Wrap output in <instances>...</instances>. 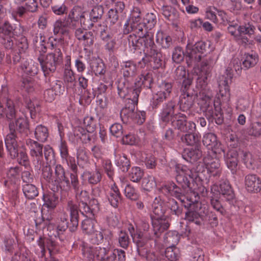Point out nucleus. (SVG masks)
<instances>
[{
  "mask_svg": "<svg viewBox=\"0 0 261 261\" xmlns=\"http://www.w3.org/2000/svg\"><path fill=\"white\" fill-rule=\"evenodd\" d=\"M219 192L223 197L225 200L229 201L233 198L234 195L230 185L229 182L224 180L221 182L219 186Z\"/></svg>",
  "mask_w": 261,
  "mask_h": 261,
  "instance_id": "27",
  "label": "nucleus"
},
{
  "mask_svg": "<svg viewBox=\"0 0 261 261\" xmlns=\"http://www.w3.org/2000/svg\"><path fill=\"white\" fill-rule=\"evenodd\" d=\"M124 193L125 196L132 200H136L138 195L136 189L130 184H127L124 188Z\"/></svg>",
  "mask_w": 261,
  "mask_h": 261,
  "instance_id": "58",
  "label": "nucleus"
},
{
  "mask_svg": "<svg viewBox=\"0 0 261 261\" xmlns=\"http://www.w3.org/2000/svg\"><path fill=\"white\" fill-rule=\"evenodd\" d=\"M202 143L210 150L223 149L221 143L218 142L216 136L213 133H205L203 136Z\"/></svg>",
  "mask_w": 261,
  "mask_h": 261,
  "instance_id": "17",
  "label": "nucleus"
},
{
  "mask_svg": "<svg viewBox=\"0 0 261 261\" xmlns=\"http://www.w3.org/2000/svg\"><path fill=\"white\" fill-rule=\"evenodd\" d=\"M202 151L198 147L191 148L185 150V159L190 162H194L202 156Z\"/></svg>",
  "mask_w": 261,
  "mask_h": 261,
  "instance_id": "31",
  "label": "nucleus"
},
{
  "mask_svg": "<svg viewBox=\"0 0 261 261\" xmlns=\"http://www.w3.org/2000/svg\"><path fill=\"white\" fill-rule=\"evenodd\" d=\"M219 92L216 95L215 99H219L222 101H228L230 99V90L228 86V79L222 77L219 82Z\"/></svg>",
  "mask_w": 261,
  "mask_h": 261,
  "instance_id": "15",
  "label": "nucleus"
},
{
  "mask_svg": "<svg viewBox=\"0 0 261 261\" xmlns=\"http://www.w3.org/2000/svg\"><path fill=\"white\" fill-rule=\"evenodd\" d=\"M241 158L246 167L250 169L254 170L261 167V156L252 154L249 152L242 151Z\"/></svg>",
  "mask_w": 261,
  "mask_h": 261,
  "instance_id": "14",
  "label": "nucleus"
},
{
  "mask_svg": "<svg viewBox=\"0 0 261 261\" xmlns=\"http://www.w3.org/2000/svg\"><path fill=\"white\" fill-rule=\"evenodd\" d=\"M151 211L154 215L152 216L153 219L152 222L153 230L154 235L159 237L162 232L168 228L169 224L167 220L163 218L164 211L156 198L152 204Z\"/></svg>",
  "mask_w": 261,
  "mask_h": 261,
  "instance_id": "8",
  "label": "nucleus"
},
{
  "mask_svg": "<svg viewBox=\"0 0 261 261\" xmlns=\"http://www.w3.org/2000/svg\"><path fill=\"white\" fill-rule=\"evenodd\" d=\"M124 143L130 145H137L140 142V139L134 134H128L122 138Z\"/></svg>",
  "mask_w": 261,
  "mask_h": 261,
  "instance_id": "61",
  "label": "nucleus"
},
{
  "mask_svg": "<svg viewBox=\"0 0 261 261\" xmlns=\"http://www.w3.org/2000/svg\"><path fill=\"white\" fill-rule=\"evenodd\" d=\"M227 168L232 174L236 173L238 164V153L235 150H230L224 156Z\"/></svg>",
  "mask_w": 261,
  "mask_h": 261,
  "instance_id": "19",
  "label": "nucleus"
},
{
  "mask_svg": "<svg viewBox=\"0 0 261 261\" xmlns=\"http://www.w3.org/2000/svg\"><path fill=\"white\" fill-rule=\"evenodd\" d=\"M22 192L25 198L28 199H33L39 193L37 188L32 184H23Z\"/></svg>",
  "mask_w": 261,
  "mask_h": 261,
  "instance_id": "37",
  "label": "nucleus"
},
{
  "mask_svg": "<svg viewBox=\"0 0 261 261\" xmlns=\"http://www.w3.org/2000/svg\"><path fill=\"white\" fill-rule=\"evenodd\" d=\"M193 98L192 96L184 93L180 97L179 102L180 109L184 112L190 110L193 105Z\"/></svg>",
  "mask_w": 261,
  "mask_h": 261,
  "instance_id": "38",
  "label": "nucleus"
},
{
  "mask_svg": "<svg viewBox=\"0 0 261 261\" xmlns=\"http://www.w3.org/2000/svg\"><path fill=\"white\" fill-rule=\"evenodd\" d=\"M160 190L165 195L178 197L181 192L180 189L174 182H169L162 186Z\"/></svg>",
  "mask_w": 261,
  "mask_h": 261,
  "instance_id": "32",
  "label": "nucleus"
},
{
  "mask_svg": "<svg viewBox=\"0 0 261 261\" xmlns=\"http://www.w3.org/2000/svg\"><path fill=\"white\" fill-rule=\"evenodd\" d=\"M172 90L170 83L163 82L158 87L156 92L153 94L151 105L153 108H157L169 96Z\"/></svg>",
  "mask_w": 261,
  "mask_h": 261,
  "instance_id": "12",
  "label": "nucleus"
},
{
  "mask_svg": "<svg viewBox=\"0 0 261 261\" xmlns=\"http://www.w3.org/2000/svg\"><path fill=\"white\" fill-rule=\"evenodd\" d=\"M3 30L7 33H19L23 32V29L19 23L12 24L9 22H6L3 26Z\"/></svg>",
  "mask_w": 261,
  "mask_h": 261,
  "instance_id": "55",
  "label": "nucleus"
},
{
  "mask_svg": "<svg viewBox=\"0 0 261 261\" xmlns=\"http://www.w3.org/2000/svg\"><path fill=\"white\" fill-rule=\"evenodd\" d=\"M60 219L57 222V229L60 231H65L68 227V215L64 212L59 214Z\"/></svg>",
  "mask_w": 261,
  "mask_h": 261,
  "instance_id": "52",
  "label": "nucleus"
},
{
  "mask_svg": "<svg viewBox=\"0 0 261 261\" xmlns=\"http://www.w3.org/2000/svg\"><path fill=\"white\" fill-rule=\"evenodd\" d=\"M214 62L210 59L202 62L197 80L196 87L199 90L200 105L204 110L205 116L210 120H214L218 124L223 121V113L221 109V101L217 99L212 103V91L207 87V77L210 73Z\"/></svg>",
  "mask_w": 261,
  "mask_h": 261,
  "instance_id": "1",
  "label": "nucleus"
},
{
  "mask_svg": "<svg viewBox=\"0 0 261 261\" xmlns=\"http://www.w3.org/2000/svg\"><path fill=\"white\" fill-rule=\"evenodd\" d=\"M77 163L80 167L84 168L89 161V157L85 148L79 147L76 150Z\"/></svg>",
  "mask_w": 261,
  "mask_h": 261,
  "instance_id": "36",
  "label": "nucleus"
},
{
  "mask_svg": "<svg viewBox=\"0 0 261 261\" xmlns=\"http://www.w3.org/2000/svg\"><path fill=\"white\" fill-rule=\"evenodd\" d=\"M156 182L154 177L148 175L143 179L142 187L144 190L150 191L156 186Z\"/></svg>",
  "mask_w": 261,
  "mask_h": 261,
  "instance_id": "50",
  "label": "nucleus"
},
{
  "mask_svg": "<svg viewBox=\"0 0 261 261\" xmlns=\"http://www.w3.org/2000/svg\"><path fill=\"white\" fill-rule=\"evenodd\" d=\"M162 14L169 21H176L179 18V13L177 10L172 6H163Z\"/></svg>",
  "mask_w": 261,
  "mask_h": 261,
  "instance_id": "39",
  "label": "nucleus"
},
{
  "mask_svg": "<svg viewBox=\"0 0 261 261\" xmlns=\"http://www.w3.org/2000/svg\"><path fill=\"white\" fill-rule=\"evenodd\" d=\"M108 200L114 207H118L121 201L120 193L115 183L111 186L108 196Z\"/></svg>",
  "mask_w": 261,
  "mask_h": 261,
  "instance_id": "25",
  "label": "nucleus"
},
{
  "mask_svg": "<svg viewBox=\"0 0 261 261\" xmlns=\"http://www.w3.org/2000/svg\"><path fill=\"white\" fill-rule=\"evenodd\" d=\"M6 148L12 158H18L19 163L27 166L29 158L27 153L22 150H19L16 139L14 133L8 134L5 140Z\"/></svg>",
  "mask_w": 261,
  "mask_h": 261,
  "instance_id": "9",
  "label": "nucleus"
},
{
  "mask_svg": "<svg viewBox=\"0 0 261 261\" xmlns=\"http://www.w3.org/2000/svg\"><path fill=\"white\" fill-rule=\"evenodd\" d=\"M95 165V169L94 171H86L83 174V176L88 180V182L91 185L97 184L100 182L101 179V174L100 169L96 165V163Z\"/></svg>",
  "mask_w": 261,
  "mask_h": 261,
  "instance_id": "28",
  "label": "nucleus"
},
{
  "mask_svg": "<svg viewBox=\"0 0 261 261\" xmlns=\"http://www.w3.org/2000/svg\"><path fill=\"white\" fill-rule=\"evenodd\" d=\"M167 259L170 261H176L179 256V250L175 246H169L165 251Z\"/></svg>",
  "mask_w": 261,
  "mask_h": 261,
  "instance_id": "46",
  "label": "nucleus"
},
{
  "mask_svg": "<svg viewBox=\"0 0 261 261\" xmlns=\"http://www.w3.org/2000/svg\"><path fill=\"white\" fill-rule=\"evenodd\" d=\"M55 176L54 177V182H58L59 180L67 177L65 175V170L61 165H57L55 167Z\"/></svg>",
  "mask_w": 261,
  "mask_h": 261,
  "instance_id": "60",
  "label": "nucleus"
},
{
  "mask_svg": "<svg viewBox=\"0 0 261 261\" xmlns=\"http://www.w3.org/2000/svg\"><path fill=\"white\" fill-rule=\"evenodd\" d=\"M83 255L88 261H115V251L109 247H91L84 245L82 248Z\"/></svg>",
  "mask_w": 261,
  "mask_h": 261,
  "instance_id": "4",
  "label": "nucleus"
},
{
  "mask_svg": "<svg viewBox=\"0 0 261 261\" xmlns=\"http://www.w3.org/2000/svg\"><path fill=\"white\" fill-rule=\"evenodd\" d=\"M200 139V135L199 133H190L186 134L181 138L183 142L188 145H193L199 142Z\"/></svg>",
  "mask_w": 261,
  "mask_h": 261,
  "instance_id": "49",
  "label": "nucleus"
},
{
  "mask_svg": "<svg viewBox=\"0 0 261 261\" xmlns=\"http://www.w3.org/2000/svg\"><path fill=\"white\" fill-rule=\"evenodd\" d=\"M27 107L30 111V113L32 118H33V116H35V115L40 111L39 106L38 102L36 101L30 100L27 103Z\"/></svg>",
  "mask_w": 261,
  "mask_h": 261,
  "instance_id": "63",
  "label": "nucleus"
},
{
  "mask_svg": "<svg viewBox=\"0 0 261 261\" xmlns=\"http://www.w3.org/2000/svg\"><path fill=\"white\" fill-rule=\"evenodd\" d=\"M138 250L139 253L142 256L145 257L148 261H152L159 259L157 255L154 252L148 251L146 249L144 248V246L138 248Z\"/></svg>",
  "mask_w": 261,
  "mask_h": 261,
  "instance_id": "57",
  "label": "nucleus"
},
{
  "mask_svg": "<svg viewBox=\"0 0 261 261\" xmlns=\"http://www.w3.org/2000/svg\"><path fill=\"white\" fill-rule=\"evenodd\" d=\"M10 133H14L16 139L15 129L20 132H24L28 128V123L27 119L23 116L19 117L15 121V126L14 124L9 125Z\"/></svg>",
  "mask_w": 261,
  "mask_h": 261,
  "instance_id": "29",
  "label": "nucleus"
},
{
  "mask_svg": "<svg viewBox=\"0 0 261 261\" xmlns=\"http://www.w3.org/2000/svg\"><path fill=\"white\" fill-rule=\"evenodd\" d=\"M110 130L111 134L117 138L121 137L123 134L122 126L119 123L112 125Z\"/></svg>",
  "mask_w": 261,
  "mask_h": 261,
  "instance_id": "64",
  "label": "nucleus"
},
{
  "mask_svg": "<svg viewBox=\"0 0 261 261\" xmlns=\"http://www.w3.org/2000/svg\"><path fill=\"white\" fill-rule=\"evenodd\" d=\"M258 61V55L253 51L245 54L243 65L245 68L248 69L254 66Z\"/></svg>",
  "mask_w": 261,
  "mask_h": 261,
  "instance_id": "34",
  "label": "nucleus"
},
{
  "mask_svg": "<svg viewBox=\"0 0 261 261\" xmlns=\"http://www.w3.org/2000/svg\"><path fill=\"white\" fill-rule=\"evenodd\" d=\"M146 54L149 56L150 62L152 61H153L156 68H158L161 65L162 54L156 50L153 42H151L149 46L146 47Z\"/></svg>",
  "mask_w": 261,
  "mask_h": 261,
  "instance_id": "21",
  "label": "nucleus"
},
{
  "mask_svg": "<svg viewBox=\"0 0 261 261\" xmlns=\"http://www.w3.org/2000/svg\"><path fill=\"white\" fill-rule=\"evenodd\" d=\"M43 199L44 202L43 206L49 209H54L58 202V197L54 193L44 195Z\"/></svg>",
  "mask_w": 261,
  "mask_h": 261,
  "instance_id": "44",
  "label": "nucleus"
},
{
  "mask_svg": "<svg viewBox=\"0 0 261 261\" xmlns=\"http://www.w3.org/2000/svg\"><path fill=\"white\" fill-rule=\"evenodd\" d=\"M179 240V237L175 231H171L166 233L163 238V242L165 245L175 246Z\"/></svg>",
  "mask_w": 261,
  "mask_h": 261,
  "instance_id": "40",
  "label": "nucleus"
},
{
  "mask_svg": "<svg viewBox=\"0 0 261 261\" xmlns=\"http://www.w3.org/2000/svg\"><path fill=\"white\" fill-rule=\"evenodd\" d=\"M8 89L6 86L2 85L0 90V117L5 114L9 119L16 116V111L13 102L8 98Z\"/></svg>",
  "mask_w": 261,
  "mask_h": 261,
  "instance_id": "11",
  "label": "nucleus"
},
{
  "mask_svg": "<svg viewBox=\"0 0 261 261\" xmlns=\"http://www.w3.org/2000/svg\"><path fill=\"white\" fill-rule=\"evenodd\" d=\"M143 174V171L140 167H133L128 173V178L133 182H137L142 178Z\"/></svg>",
  "mask_w": 261,
  "mask_h": 261,
  "instance_id": "51",
  "label": "nucleus"
},
{
  "mask_svg": "<svg viewBox=\"0 0 261 261\" xmlns=\"http://www.w3.org/2000/svg\"><path fill=\"white\" fill-rule=\"evenodd\" d=\"M245 185L248 191L257 192L261 189V180L254 174H248L245 178Z\"/></svg>",
  "mask_w": 261,
  "mask_h": 261,
  "instance_id": "16",
  "label": "nucleus"
},
{
  "mask_svg": "<svg viewBox=\"0 0 261 261\" xmlns=\"http://www.w3.org/2000/svg\"><path fill=\"white\" fill-rule=\"evenodd\" d=\"M103 231L99 226L97 227L93 233L89 234L91 242L97 244L101 243L103 239Z\"/></svg>",
  "mask_w": 261,
  "mask_h": 261,
  "instance_id": "48",
  "label": "nucleus"
},
{
  "mask_svg": "<svg viewBox=\"0 0 261 261\" xmlns=\"http://www.w3.org/2000/svg\"><path fill=\"white\" fill-rule=\"evenodd\" d=\"M91 216L89 215L88 213H84V215L86 216L87 218L83 221L82 224L83 231L89 235L91 233H93L94 230L99 226L94 218V214L93 210L91 211Z\"/></svg>",
  "mask_w": 261,
  "mask_h": 261,
  "instance_id": "18",
  "label": "nucleus"
},
{
  "mask_svg": "<svg viewBox=\"0 0 261 261\" xmlns=\"http://www.w3.org/2000/svg\"><path fill=\"white\" fill-rule=\"evenodd\" d=\"M44 158L47 164L54 163L55 153L53 148L49 145H46L43 147Z\"/></svg>",
  "mask_w": 261,
  "mask_h": 261,
  "instance_id": "54",
  "label": "nucleus"
},
{
  "mask_svg": "<svg viewBox=\"0 0 261 261\" xmlns=\"http://www.w3.org/2000/svg\"><path fill=\"white\" fill-rule=\"evenodd\" d=\"M144 37H145V34H144L142 37L139 36L138 38L137 34H132L129 36L128 40L129 42H132L133 46L137 48L139 47L140 45H142V42L144 41Z\"/></svg>",
  "mask_w": 261,
  "mask_h": 261,
  "instance_id": "62",
  "label": "nucleus"
},
{
  "mask_svg": "<svg viewBox=\"0 0 261 261\" xmlns=\"http://www.w3.org/2000/svg\"><path fill=\"white\" fill-rule=\"evenodd\" d=\"M187 120L186 116L181 113L175 114L174 117L170 121L171 125L176 128L180 130H185L184 125Z\"/></svg>",
  "mask_w": 261,
  "mask_h": 261,
  "instance_id": "41",
  "label": "nucleus"
},
{
  "mask_svg": "<svg viewBox=\"0 0 261 261\" xmlns=\"http://www.w3.org/2000/svg\"><path fill=\"white\" fill-rule=\"evenodd\" d=\"M223 149L217 150H208L206 155L203 158V163L207 172L210 176L219 177L221 174L222 169L220 158Z\"/></svg>",
  "mask_w": 261,
  "mask_h": 261,
  "instance_id": "7",
  "label": "nucleus"
},
{
  "mask_svg": "<svg viewBox=\"0 0 261 261\" xmlns=\"http://www.w3.org/2000/svg\"><path fill=\"white\" fill-rule=\"evenodd\" d=\"M102 167L107 176L110 179H113L114 175V168L111 161L109 160H104L102 162Z\"/></svg>",
  "mask_w": 261,
  "mask_h": 261,
  "instance_id": "59",
  "label": "nucleus"
},
{
  "mask_svg": "<svg viewBox=\"0 0 261 261\" xmlns=\"http://www.w3.org/2000/svg\"><path fill=\"white\" fill-rule=\"evenodd\" d=\"M121 66L124 77H133L137 74L136 65L134 62L132 61L123 62Z\"/></svg>",
  "mask_w": 261,
  "mask_h": 261,
  "instance_id": "30",
  "label": "nucleus"
},
{
  "mask_svg": "<svg viewBox=\"0 0 261 261\" xmlns=\"http://www.w3.org/2000/svg\"><path fill=\"white\" fill-rule=\"evenodd\" d=\"M175 107V103L172 101L164 105L160 115L161 119L165 122H170L175 115L174 113Z\"/></svg>",
  "mask_w": 261,
  "mask_h": 261,
  "instance_id": "20",
  "label": "nucleus"
},
{
  "mask_svg": "<svg viewBox=\"0 0 261 261\" xmlns=\"http://www.w3.org/2000/svg\"><path fill=\"white\" fill-rule=\"evenodd\" d=\"M156 23V15L153 13H147L143 23L127 20L124 24V33H140L144 29L145 33H149Z\"/></svg>",
  "mask_w": 261,
  "mask_h": 261,
  "instance_id": "6",
  "label": "nucleus"
},
{
  "mask_svg": "<svg viewBox=\"0 0 261 261\" xmlns=\"http://www.w3.org/2000/svg\"><path fill=\"white\" fill-rule=\"evenodd\" d=\"M211 43L209 41L206 42L199 41L194 46L188 43L186 48L187 61L189 64H195L200 61L203 54L213 50V48H210Z\"/></svg>",
  "mask_w": 261,
  "mask_h": 261,
  "instance_id": "5",
  "label": "nucleus"
},
{
  "mask_svg": "<svg viewBox=\"0 0 261 261\" xmlns=\"http://www.w3.org/2000/svg\"><path fill=\"white\" fill-rule=\"evenodd\" d=\"M118 93L120 97H126L132 101L128 107L123 108L120 112L122 121L125 123L134 122L138 124H142L145 120V112L136 111L135 106L138 102L140 90L138 88L128 90L127 87L122 88L121 85H119Z\"/></svg>",
  "mask_w": 261,
  "mask_h": 261,
  "instance_id": "2",
  "label": "nucleus"
},
{
  "mask_svg": "<svg viewBox=\"0 0 261 261\" xmlns=\"http://www.w3.org/2000/svg\"><path fill=\"white\" fill-rule=\"evenodd\" d=\"M124 4L121 2L115 3V7L111 9L108 13V21L112 24L115 23L118 20L119 14L122 12L124 9Z\"/></svg>",
  "mask_w": 261,
  "mask_h": 261,
  "instance_id": "23",
  "label": "nucleus"
},
{
  "mask_svg": "<svg viewBox=\"0 0 261 261\" xmlns=\"http://www.w3.org/2000/svg\"><path fill=\"white\" fill-rule=\"evenodd\" d=\"M26 144L30 149V154L33 164L37 168H40L43 160V145L30 139L26 141Z\"/></svg>",
  "mask_w": 261,
  "mask_h": 261,
  "instance_id": "13",
  "label": "nucleus"
},
{
  "mask_svg": "<svg viewBox=\"0 0 261 261\" xmlns=\"http://www.w3.org/2000/svg\"><path fill=\"white\" fill-rule=\"evenodd\" d=\"M104 13L103 6L99 5L95 6L90 13V19L93 21H97L100 19Z\"/></svg>",
  "mask_w": 261,
  "mask_h": 261,
  "instance_id": "53",
  "label": "nucleus"
},
{
  "mask_svg": "<svg viewBox=\"0 0 261 261\" xmlns=\"http://www.w3.org/2000/svg\"><path fill=\"white\" fill-rule=\"evenodd\" d=\"M156 41L162 44L164 47H168L172 41L171 38L167 34H156Z\"/></svg>",
  "mask_w": 261,
  "mask_h": 261,
  "instance_id": "56",
  "label": "nucleus"
},
{
  "mask_svg": "<svg viewBox=\"0 0 261 261\" xmlns=\"http://www.w3.org/2000/svg\"><path fill=\"white\" fill-rule=\"evenodd\" d=\"M70 176L71 185L76 193V199L79 202V206L72 201H70L68 203V209L70 212V222L73 227L76 228L79 224V211L83 214L88 213L89 215L91 216L92 210L87 204L89 199L87 192L83 190L80 191L77 174L71 173Z\"/></svg>",
  "mask_w": 261,
  "mask_h": 261,
  "instance_id": "3",
  "label": "nucleus"
},
{
  "mask_svg": "<svg viewBox=\"0 0 261 261\" xmlns=\"http://www.w3.org/2000/svg\"><path fill=\"white\" fill-rule=\"evenodd\" d=\"M42 71L45 76L55 71L57 65L62 60V54L59 48H56L54 52L49 53L44 59L38 58Z\"/></svg>",
  "mask_w": 261,
  "mask_h": 261,
  "instance_id": "10",
  "label": "nucleus"
},
{
  "mask_svg": "<svg viewBox=\"0 0 261 261\" xmlns=\"http://www.w3.org/2000/svg\"><path fill=\"white\" fill-rule=\"evenodd\" d=\"M117 240L120 247L127 249L130 243V239L126 231L120 230L118 232Z\"/></svg>",
  "mask_w": 261,
  "mask_h": 261,
  "instance_id": "47",
  "label": "nucleus"
},
{
  "mask_svg": "<svg viewBox=\"0 0 261 261\" xmlns=\"http://www.w3.org/2000/svg\"><path fill=\"white\" fill-rule=\"evenodd\" d=\"M21 68L24 72L31 76L36 74L39 70L37 63L32 60H25L23 58L21 60Z\"/></svg>",
  "mask_w": 261,
  "mask_h": 261,
  "instance_id": "24",
  "label": "nucleus"
},
{
  "mask_svg": "<svg viewBox=\"0 0 261 261\" xmlns=\"http://www.w3.org/2000/svg\"><path fill=\"white\" fill-rule=\"evenodd\" d=\"M115 162L123 172L127 171L129 167V161L125 155L115 152Z\"/></svg>",
  "mask_w": 261,
  "mask_h": 261,
  "instance_id": "33",
  "label": "nucleus"
},
{
  "mask_svg": "<svg viewBox=\"0 0 261 261\" xmlns=\"http://www.w3.org/2000/svg\"><path fill=\"white\" fill-rule=\"evenodd\" d=\"M70 28L68 21L57 20L54 24V33H68L71 31Z\"/></svg>",
  "mask_w": 261,
  "mask_h": 261,
  "instance_id": "42",
  "label": "nucleus"
},
{
  "mask_svg": "<svg viewBox=\"0 0 261 261\" xmlns=\"http://www.w3.org/2000/svg\"><path fill=\"white\" fill-rule=\"evenodd\" d=\"M48 137V132L46 127L42 125H38L35 130V137L39 141L44 142Z\"/></svg>",
  "mask_w": 261,
  "mask_h": 261,
  "instance_id": "43",
  "label": "nucleus"
},
{
  "mask_svg": "<svg viewBox=\"0 0 261 261\" xmlns=\"http://www.w3.org/2000/svg\"><path fill=\"white\" fill-rule=\"evenodd\" d=\"M127 229L129 232L133 242L137 244L138 248L145 246L146 243V239L141 231L136 230L134 226L130 224L128 225Z\"/></svg>",
  "mask_w": 261,
  "mask_h": 261,
  "instance_id": "22",
  "label": "nucleus"
},
{
  "mask_svg": "<svg viewBox=\"0 0 261 261\" xmlns=\"http://www.w3.org/2000/svg\"><path fill=\"white\" fill-rule=\"evenodd\" d=\"M62 86L60 84L56 83L51 88L47 89L44 93V97L46 101H53L57 95L61 92Z\"/></svg>",
  "mask_w": 261,
  "mask_h": 261,
  "instance_id": "35",
  "label": "nucleus"
},
{
  "mask_svg": "<svg viewBox=\"0 0 261 261\" xmlns=\"http://www.w3.org/2000/svg\"><path fill=\"white\" fill-rule=\"evenodd\" d=\"M71 185V181L70 182L67 177L64 179L59 180L58 182H54V187L51 188V190L54 192L60 191L62 194H64L70 190Z\"/></svg>",
  "mask_w": 261,
  "mask_h": 261,
  "instance_id": "26",
  "label": "nucleus"
},
{
  "mask_svg": "<svg viewBox=\"0 0 261 261\" xmlns=\"http://www.w3.org/2000/svg\"><path fill=\"white\" fill-rule=\"evenodd\" d=\"M175 169L178 173L177 178L183 177V178H185L186 180H188L189 178H193L192 171L186 166L181 164L176 165Z\"/></svg>",
  "mask_w": 261,
  "mask_h": 261,
  "instance_id": "45",
  "label": "nucleus"
}]
</instances>
